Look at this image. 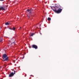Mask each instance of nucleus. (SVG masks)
<instances>
[{
  "label": "nucleus",
  "mask_w": 79,
  "mask_h": 79,
  "mask_svg": "<svg viewBox=\"0 0 79 79\" xmlns=\"http://www.w3.org/2000/svg\"><path fill=\"white\" fill-rule=\"evenodd\" d=\"M52 10H62V9L59 8L58 6L57 5H56L55 6H50Z\"/></svg>",
  "instance_id": "obj_1"
},
{
  "label": "nucleus",
  "mask_w": 79,
  "mask_h": 79,
  "mask_svg": "<svg viewBox=\"0 0 79 79\" xmlns=\"http://www.w3.org/2000/svg\"><path fill=\"white\" fill-rule=\"evenodd\" d=\"M2 58L4 60H3L4 61H8V59H9V57H7V55L6 54H3L2 56Z\"/></svg>",
  "instance_id": "obj_2"
},
{
  "label": "nucleus",
  "mask_w": 79,
  "mask_h": 79,
  "mask_svg": "<svg viewBox=\"0 0 79 79\" xmlns=\"http://www.w3.org/2000/svg\"><path fill=\"white\" fill-rule=\"evenodd\" d=\"M14 73L13 72H11V73H10V74H9V77H13L14 76V74H15V73H16V71L15 70L14 71Z\"/></svg>",
  "instance_id": "obj_3"
},
{
  "label": "nucleus",
  "mask_w": 79,
  "mask_h": 79,
  "mask_svg": "<svg viewBox=\"0 0 79 79\" xmlns=\"http://www.w3.org/2000/svg\"><path fill=\"white\" fill-rule=\"evenodd\" d=\"M6 6H0V10H5V7Z\"/></svg>",
  "instance_id": "obj_4"
},
{
  "label": "nucleus",
  "mask_w": 79,
  "mask_h": 79,
  "mask_svg": "<svg viewBox=\"0 0 79 79\" xmlns=\"http://www.w3.org/2000/svg\"><path fill=\"white\" fill-rule=\"evenodd\" d=\"M31 48H35V49H37V48H38V47H37V46L35 44H33L32 45V47H31Z\"/></svg>",
  "instance_id": "obj_5"
},
{
  "label": "nucleus",
  "mask_w": 79,
  "mask_h": 79,
  "mask_svg": "<svg viewBox=\"0 0 79 79\" xmlns=\"http://www.w3.org/2000/svg\"><path fill=\"white\" fill-rule=\"evenodd\" d=\"M55 13H60L61 12V10H53Z\"/></svg>",
  "instance_id": "obj_6"
},
{
  "label": "nucleus",
  "mask_w": 79,
  "mask_h": 79,
  "mask_svg": "<svg viewBox=\"0 0 79 79\" xmlns=\"http://www.w3.org/2000/svg\"><path fill=\"white\" fill-rule=\"evenodd\" d=\"M10 22H6L5 23V25H10Z\"/></svg>",
  "instance_id": "obj_7"
},
{
  "label": "nucleus",
  "mask_w": 79,
  "mask_h": 79,
  "mask_svg": "<svg viewBox=\"0 0 79 79\" xmlns=\"http://www.w3.org/2000/svg\"><path fill=\"white\" fill-rule=\"evenodd\" d=\"M27 13L28 14H29V13H31V10H27Z\"/></svg>",
  "instance_id": "obj_8"
},
{
  "label": "nucleus",
  "mask_w": 79,
  "mask_h": 79,
  "mask_svg": "<svg viewBox=\"0 0 79 79\" xmlns=\"http://www.w3.org/2000/svg\"><path fill=\"white\" fill-rule=\"evenodd\" d=\"M2 40H3V38H0V42H2Z\"/></svg>",
  "instance_id": "obj_9"
},
{
  "label": "nucleus",
  "mask_w": 79,
  "mask_h": 79,
  "mask_svg": "<svg viewBox=\"0 0 79 79\" xmlns=\"http://www.w3.org/2000/svg\"><path fill=\"white\" fill-rule=\"evenodd\" d=\"M13 41H14L15 42V39H14V38H12L11 40V41H13Z\"/></svg>",
  "instance_id": "obj_10"
},
{
  "label": "nucleus",
  "mask_w": 79,
  "mask_h": 79,
  "mask_svg": "<svg viewBox=\"0 0 79 79\" xmlns=\"http://www.w3.org/2000/svg\"><path fill=\"white\" fill-rule=\"evenodd\" d=\"M34 34H35L34 33H32L31 35H30V36H33V35H34Z\"/></svg>",
  "instance_id": "obj_11"
},
{
  "label": "nucleus",
  "mask_w": 79,
  "mask_h": 79,
  "mask_svg": "<svg viewBox=\"0 0 79 79\" xmlns=\"http://www.w3.org/2000/svg\"><path fill=\"white\" fill-rule=\"evenodd\" d=\"M15 27H13V28H12V30H13V31H15Z\"/></svg>",
  "instance_id": "obj_12"
},
{
  "label": "nucleus",
  "mask_w": 79,
  "mask_h": 79,
  "mask_svg": "<svg viewBox=\"0 0 79 79\" xmlns=\"http://www.w3.org/2000/svg\"><path fill=\"white\" fill-rule=\"evenodd\" d=\"M47 20H48V21H50V18L48 17V19H47Z\"/></svg>",
  "instance_id": "obj_13"
},
{
  "label": "nucleus",
  "mask_w": 79,
  "mask_h": 79,
  "mask_svg": "<svg viewBox=\"0 0 79 79\" xmlns=\"http://www.w3.org/2000/svg\"><path fill=\"white\" fill-rule=\"evenodd\" d=\"M4 0H0V1H4Z\"/></svg>",
  "instance_id": "obj_14"
},
{
  "label": "nucleus",
  "mask_w": 79,
  "mask_h": 79,
  "mask_svg": "<svg viewBox=\"0 0 79 79\" xmlns=\"http://www.w3.org/2000/svg\"><path fill=\"white\" fill-rule=\"evenodd\" d=\"M21 29V27H20V28L19 29V30Z\"/></svg>",
  "instance_id": "obj_15"
},
{
  "label": "nucleus",
  "mask_w": 79,
  "mask_h": 79,
  "mask_svg": "<svg viewBox=\"0 0 79 79\" xmlns=\"http://www.w3.org/2000/svg\"><path fill=\"white\" fill-rule=\"evenodd\" d=\"M28 17V18H30V16H28L27 15Z\"/></svg>",
  "instance_id": "obj_16"
},
{
  "label": "nucleus",
  "mask_w": 79,
  "mask_h": 79,
  "mask_svg": "<svg viewBox=\"0 0 79 79\" xmlns=\"http://www.w3.org/2000/svg\"><path fill=\"white\" fill-rule=\"evenodd\" d=\"M27 10H31L30 9H27Z\"/></svg>",
  "instance_id": "obj_17"
},
{
  "label": "nucleus",
  "mask_w": 79,
  "mask_h": 79,
  "mask_svg": "<svg viewBox=\"0 0 79 79\" xmlns=\"http://www.w3.org/2000/svg\"><path fill=\"white\" fill-rule=\"evenodd\" d=\"M51 20V18H50V21Z\"/></svg>",
  "instance_id": "obj_18"
},
{
  "label": "nucleus",
  "mask_w": 79,
  "mask_h": 79,
  "mask_svg": "<svg viewBox=\"0 0 79 79\" xmlns=\"http://www.w3.org/2000/svg\"><path fill=\"white\" fill-rule=\"evenodd\" d=\"M10 29H11V30H12V29H11V28H10Z\"/></svg>",
  "instance_id": "obj_19"
},
{
  "label": "nucleus",
  "mask_w": 79,
  "mask_h": 79,
  "mask_svg": "<svg viewBox=\"0 0 79 79\" xmlns=\"http://www.w3.org/2000/svg\"><path fill=\"white\" fill-rule=\"evenodd\" d=\"M31 10H32V8H31Z\"/></svg>",
  "instance_id": "obj_20"
}]
</instances>
